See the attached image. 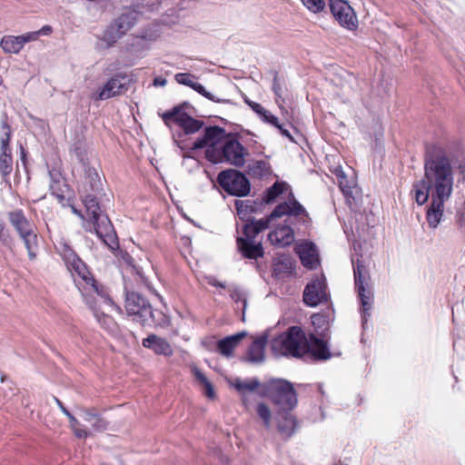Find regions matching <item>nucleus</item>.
Here are the masks:
<instances>
[{
  "instance_id": "13",
  "label": "nucleus",
  "mask_w": 465,
  "mask_h": 465,
  "mask_svg": "<svg viewBox=\"0 0 465 465\" xmlns=\"http://www.w3.org/2000/svg\"><path fill=\"white\" fill-rule=\"evenodd\" d=\"M325 278L317 277L309 282L303 291V302L310 307H316L320 303L327 302L329 300Z\"/></svg>"
},
{
  "instance_id": "26",
  "label": "nucleus",
  "mask_w": 465,
  "mask_h": 465,
  "mask_svg": "<svg viewBox=\"0 0 465 465\" xmlns=\"http://www.w3.org/2000/svg\"><path fill=\"white\" fill-rule=\"evenodd\" d=\"M172 123L177 124L185 134H193L198 132L203 125V122L193 118L188 114L179 115L177 118L172 119Z\"/></svg>"
},
{
  "instance_id": "37",
  "label": "nucleus",
  "mask_w": 465,
  "mask_h": 465,
  "mask_svg": "<svg viewBox=\"0 0 465 465\" xmlns=\"http://www.w3.org/2000/svg\"><path fill=\"white\" fill-rule=\"evenodd\" d=\"M125 262L132 266L133 268V271L135 273V280L138 283H141L143 285H144L149 291L153 292V286L150 282V281L148 280V278L144 275L143 270L137 266H135L134 264V259L133 257H131L130 255H127V257L125 258Z\"/></svg>"
},
{
  "instance_id": "18",
  "label": "nucleus",
  "mask_w": 465,
  "mask_h": 465,
  "mask_svg": "<svg viewBox=\"0 0 465 465\" xmlns=\"http://www.w3.org/2000/svg\"><path fill=\"white\" fill-rule=\"evenodd\" d=\"M307 346L306 355L309 354L314 361H327L332 356L327 341L314 334L307 338Z\"/></svg>"
},
{
  "instance_id": "23",
  "label": "nucleus",
  "mask_w": 465,
  "mask_h": 465,
  "mask_svg": "<svg viewBox=\"0 0 465 465\" xmlns=\"http://www.w3.org/2000/svg\"><path fill=\"white\" fill-rule=\"evenodd\" d=\"M8 221L18 235L35 229V225L25 216L22 209H16L7 213Z\"/></svg>"
},
{
  "instance_id": "6",
  "label": "nucleus",
  "mask_w": 465,
  "mask_h": 465,
  "mask_svg": "<svg viewBox=\"0 0 465 465\" xmlns=\"http://www.w3.org/2000/svg\"><path fill=\"white\" fill-rule=\"evenodd\" d=\"M64 260L71 273L73 275H78L84 282L86 287L89 288V292H94L103 300L104 303H113V300L109 297L104 286L98 283V282L92 276L86 264L76 255V253L74 252L65 253Z\"/></svg>"
},
{
  "instance_id": "62",
  "label": "nucleus",
  "mask_w": 465,
  "mask_h": 465,
  "mask_svg": "<svg viewBox=\"0 0 465 465\" xmlns=\"http://www.w3.org/2000/svg\"><path fill=\"white\" fill-rule=\"evenodd\" d=\"M339 355H341V352H334L333 353V356H339Z\"/></svg>"
},
{
  "instance_id": "8",
  "label": "nucleus",
  "mask_w": 465,
  "mask_h": 465,
  "mask_svg": "<svg viewBox=\"0 0 465 465\" xmlns=\"http://www.w3.org/2000/svg\"><path fill=\"white\" fill-rule=\"evenodd\" d=\"M229 134L224 128L217 125L205 127L203 135L195 140L192 150L205 148V158L212 162L215 159V154L218 155V149Z\"/></svg>"
},
{
  "instance_id": "52",
  "label": "nucleus",
  "mask_w": 465,
  "mask_h": 465,
  "mask_svg": "<svg viewBox=\"0 0 465 465\" xmlns=\"http://www.w3.org/2000/svg\"><path fill=\"white\" fill-rule=\"evenodd\" d=\"M74 430V435L79 439H85L88 437L89 432L86 430L75 427Z\"/></svg>"
},
{
  "instance_id": "31",
  "label": "nucleus",
  "mask_w": 465,
  "mask_h": 465,
  "mask_svg": "<svg viewBox=\"0 0 465 465\" xmlns=\"http://www.w3.org/2000/svg\"><path fill=\"white\" fill-rule=\"evenodd\" d=\"M287 186L288 184L285 182H275L264 192L261 199L262 204L273 203L279 195L284 193Z\"/></svg>"
},
{
  "instance_id": "61",
  "label": "nucleus",
  "mask_w": 465,
  "mask_h": 465,
  "mask_svg": "<svg viewBox=\"0 0 465 465\" xmlns=\"http://www.w3.org/2000/svg\"><path fill=\"white\" fill-rule=\"evenodd\" d=\"M21 159H22V161H24V162H25V150H24L23 148H22V152H21Z\"/></svg>"
},
{
  "instance_id": "43",
  "label": "nucleus",
  "mask_w": 465,
  "mask_h": 465,
  "mask_svg": "<svg viewBox=\"0 0 465 465\" xmlns=\"http://www.w3.org/2000/svg\"><path fill=\"white\" fill-rule=\"evenodd\" d=\"M302 4L312 12L319 13L323 10L325 2L323 0H302Z\"/></svg>"
},
{
  "instance_id": "21",
  "label": "nucleus",
  "mask_w": 465,
  "mask_h": 465,
  "mask_svg": "<svg viewBox=\"0 0 465 465\" xmlns=\"http://www.w3.org/2000/svg\"><path fill=\"white\" fill-rule=\"evenodd\" d=\"M144 348L152 350L155 354L172 356L173 350L169 341L156 334H150L142 342Z\"/></svg>"
},
{
  "instance_id": "36",
  "label": "nucleus",
  "mask_w": 465,
  "mask_h": 465,
  "mask_svg": "<svg viewBox=\"0 0 465 465\" xmlns=\"http://www.w3.org/2000/svg\"><path fill=\"white\" fill-rule=\"evenodd\" d=\"M7 148L5 152L0 153V174L3 179H6L13 171V156L12 153H6Z\"/></svg>"
},
{
  "instance_id": "46",
  "label": "nucleus",
  "mask_w": 465,
  "mask_h": 465,
  "mask_svg": "<svg viewBox=\"0 0 465 465\" xmlns=\"http://www.w3.org/2000/svg\"><path fill=\"white\" fill-rule=\"evenodd\" d=\"M272 91L277 97L276 102L279 103V99L282 98V86L277 73H275L273 77Z\"/></svg>"
},
{
  "instance_id": "9",
  "label": "nucleus",
  "mask_w": 465,
  "mask_h": 465,
  "mask_svg": "<svg viewBox=\"0 0 465 465\" xmlns=\"http://www.w3.org/2000/svg\"><path fill=\"white\" fill-rule=\"evenodd\" d=\"M218 155L211 163H228L236 167H242L245 163V155L248 154L246 148L230 134L222 146L218 149Z\"/></svg>"
},
{
  "instance_id": "38",
  "label": "nucleus",
  "mask_w": 465,
  "mask_h": 465,
  "mask_svg": "<svg viewBox=\"0 0 465 465\" xmlns=\"http://www.w3.org/2000/svg\"><path fill=\"white\" fill-rule=\"evenodd\" d=\"M293 269L292 261L289 257L280 258L274 266V273L280 275L282 273H291Z\"/></svg>"
},
{
  "instance_id": "29",
  "label": "nucleus",
  "mask_w": 465,
  "mask_h": 465,
  "mask_svg": "<svg viewBox=\"0 0 465 465\" xmlns=\"http://www.w3.org/2000/svg\"><path fill=\"white\" fill-rule=\"evenodd\" d=\"M81 413L83 419L92 426L94 430L104 431L107 429L108 422L100 417L94 410L83 409Z\"/></svg>"
},
{
  "instance_id": "22",
  "label": "nucleus",
  "mask_w": 465,
  "mask_h": 465,
  "mask_svg": "<svg viewBox=\"0 0 465 465\" xmlns=\"http://www.w3.org/2000/svg\"><path fill=\"white\" fill-rule=\"evenodd\" d=\"M234 204L240 219L245 223L255 220L251 215L260 212L263 205L261 200H236Z\"/></svg>"
},
{
  "instance_id": "11",
  "label": "nucleus",
  "mask_w": 465,
  "mask_h": 465,
  "mask_svg": "<svg viewBox=\"0 0 465 465\" xmlns=\"http://www.w3.org/2000/svg\"><path fill=\"white\" fill-rule=\"evenodd\" d=\"M355 288L362 307V323L367 322V316H370V310L373 302L371 292L369 288V275L362 264L358 263L354 267Z\"/></svg>"
},
{
  "instance_id": "59",
  "label": "nucleus",
  "mask_w": 465,
  "mask_h": 465,
  "mask_svg": "<svg viewBox=\"0 0 465 465\" xmlns=\"http://www.w3.org/2000/svg\"><path fill=\"white\" fill-rule=\"evenodd\" d=\"M71 209H72L73 213H74L75 215H77L81 219L84 218L83 213L80 210H78L76 207L72 206Z\"/></svg>"
},
{
  "instance_id": "48",
  "label": "nucleus",
  "mask_w": 465,
  "mask_h": 465,
  "mask_svg": "<svg viewBox=\"0 0 465 465\" xmlns=\"http://www.w3.org/2000/svg\"><path fill=\"white\" fill-rule=\"evenodd\" d=\"M17 37H18L20 45L23 48L26 43L35 41L39 37V33H37L36 31L28 32L25 35H18Z\"/></svg>"
},
{
  "instance_id": "47",
  "label": "nucleus",
  "mask_w": 465,
  "mask_h": 465,
  "mask_svg": "<svg viewBox=\"0 0 465 465\" xmlns=\"http://www.w3.org/2000/svg\"><path fill=\"white\" fill-rule=\"evenodd\" d=\"M17 37H18L20 45L23 48L26 43L35 41L39 37V33H37L36 31L28 32L25 35H18Z\"/></svg>"
},
{
  "instance_id": "56",
  "label": "nucleus",
  "mask_w": 465,
  "mask_h": 465,
  "mask_svg": "<svg viewBox=\"0 0 465 465\" xmlns=\"http://www.w3.org/2000/svg\"><path fill=\"white\" fill-rule=\"evenodd\" d=\"M209 283L211 285H213V286H215V287H220V288H223V289L225 288V284L224 283H223V282H219V281H217L215 279H213V280L209 281Z\"/></svg>"
},
{
  "instance_id": "44",
  "label": "nucleus",
  "mask_w": 465,
  "mask_h": 465,
  "mask_svg": "<svg viewBox=\"0 0 465 465\" xmlns=\"http://www.w3.org/2000/svg\"><path fill=\"white\" fill-rule=\"evenodd\" d=\"M177 83L191 87L194 83L195 76L188 73H179L174 76Z\"/></svg>"
},
{
  "instance_id": "7",
  "label": "nucleus",
  "mask_w": 465,
  "mask_h": 465,
  "mask_svg": "<svg viewBox=\"0 0 465 465\" xmlns=\"http://www.w3.org/2000/svg\"><path fill=\"white\" fill-rule=\"evenodd\" d=\"M266 392L278 410H293L297 393L293 385L283 379H272L265 384Z\"/></svg>"
},
{
  "instance_id": "58",
  "label": "nucleus",
  "mask_w": 465,
  "mask_h": 465,
  "mask_svg": "<svg viewBox=\"0 0 465 465\" xmlns=\"http://www.w3.org/2000/svg\"><path fill=\"white\" fill-rule=\"evenodd\" d=\"M166 84V80L162 77H157L153 80L154 85H164Z\"/></svg>"
},
{
  "instance_id": "60",
  "label": "nucleus",
  "mask_w": 465,
  "mask_h": 465,
  "mask_svg": "<svg viewBox=\"0 0 465 465\" xmlns=\"http://www.w3.org/2000/svg\"><path fill=\"white\" fill-rule=\"evenodd\" d=\"M243 100H244V103H245L246 104H248L250 107H251V104H252V103H254L253 101L250 100L247 96H245V97L243 98Z\"/></svg>"
},
{
  "instance_id": "42",
  "label": "nucleus",
  "mask_w": 465,
  "mask_h": 465,
  "mask_svg": "<svg viewBox=\"0 0 465 465\" xmlns=\"http://www.w3.org/2000/svg\"><path fill=\"white\" fill-rule=\"evenodd\" d=\"M230 297L235 302H242V321H244L245 310L247 307V300L244 293L240 289L233 288L230 290Z\"/></svg>"
},
{
  "instance_id": "33",
  "label": "nucleus",
  "mask_w": 465,
  "mask_h": 465,
  "mask_svg": "<svg viewBox=\"0 0 465 465\" xmlns=\"http://www.w3.org/2000/svg\"><path fill=\"white\" fill-rule=\"evenodd\" d=\"M249 174L252 177L262 178L271 174L272 170L269 163L260 160L248 166Z\"/></svg>"
},
{
  "instance_id": "10",
  "label": "nucleus",
  "mask_w": 465,
  "mask_h": 465,
  "mask_svg": "<svg viewBox=\"0 0 465 465\" xmlns=\"http://www.w3.org/2000/svg\"><path fill=\"white\" fill-rule=\"evenodd\" d=\"M217 182L231 195L244 197L251 192L249 179L244 173L234 169H227L219 173Z\"/></svg>"
},
{
  "instance_id": "19",
  "label": "nucleus",
  "mask_w": 465,
  "mask_h": 465,
  "mask_svg": "<svg viewBox=\"0 0 465 465\" xmlns=\"http://www.w3.org/2000/svg\"><path fill=\"white\" fill-rule=\"evenodd\" d=\"M127 90L126 75L118 74L104 85L98 94V99L106 100L120 95Z\"/></svg>"
},
{
  "instance_id": "32",
  "label": "nucleus",
  "mask_w": 465,
  "mask_h": 465,
  "mask_svg": "<svg viewBox=\"0 0 465 465\" xmlns=\"http://www.w3.org/2000/svg\"><path fill=\"white\" fill-rule=\"evenodd\" d=\"M0 47L6 54H18L22 50L19 39L15 35H5L0 41Z\"/></svg>"
},
{
  "instance_id": "3",
  "label": "nucleus",
  "mask_w": 465,
  "mask_h": 465,
  "mask_svg": "<svg viewBox=\"0 0 465 465\" xmlns=\"http://www.w3.org/2000/svg\"><path fill=\"white\" fill-rule=\"evenodd\" d=\"M289 215L299 218L305 225L310 223V215L306 209L290 193L288 201L275 206L270 215L260 220L250 221L242 226V236L236 239L237 248L241 254L250 260L263 257L264 250L262 241L256 238L260 232L269 228L272 221Z\"/></svg>"
},
{
  "instance_id": "50",
  "label": "nucleus",
  "mask_w": 465,
  "mask_h": 465,
  "mask_svg": "<svg viewBox=\"0 0 465 465\" xmlns=\"http://www.w3.org/2000/svg\"><path fill=\"white\" fill-rule=\"evenodd\" d=\"M251 108L253 112H255L258 115H260V117L262 116V114H265L267 113V110L265 108H263L262 106V104H258V103H252V104H251Z\"/></svg>"
},
{
  "instance_id": "41",
  "label": "nucleus",
  "mask_w": 465,
  "mask_h": 465,
  "mask_svg": "<svg viewBox=\"0 0 465 465\" xmlns=\"http://www.w3.org/2000/svg\"><path fill=\"white\" fill-rule=\"evenodd\" d=\"M191 88L193 89L198 94H202L203 96H204L205 98H207L210 101H213V102H215V103H230V100H228V99H219V98H216L213 94H211L210 92L206 91L205 87L203 84H199L197 82H194L193 84V85L191 86Z\"/></svg>"
},
{
  "instance_id": "25",
  "label": "nucleus",
  "mask_w": 465,
  "mask_h": 465,
  "mask_svg": "<svg viewBox=\"0 0 465 465\" xmlns=\"http://www.w3.org/2000/svg\"><path fill=\"white\" fill-rule=\"evenodd\" d=\"M230 383L231 386H232L242 395V401L245 406H247V398L245 393L247 391H256L261 385L257 378H252L246 381L241 380L240 378H235Z\"/></svg>"
},
{
  "instance_id": "15",
  "label": "nucleus",
  "mask_w": 465,
  "mask_h": 465,
  "mask_svg": "<svg viewBox=\"0 0 465 465\" xmlns=\"http://www.w3.org/2000/svg\"><path fill=\"white\" fill-rule=\"evenodd\" d=\"M330 10L341 26L353 29L357 25V18L351 6L344 0H330Z\"/></svg>"
},
{
  "instance_id": "12",
  "label": "nucleus",
  "mask_w": 465,
  "mask_h": 465,
  "mask_svg": "<svg viewBox=\"0 0 465 465\" xmlns=\"http://www.w3.org/2000/svg\"><path fill=\"white\" fill-rule=\"evenodd\" d=\"M136 23V14L126 12L116 18L106 29L104 40L112 45L130 30Z\"/></svg>"
},
{
  "instance_id": "39",
  "label": "nucleus",
  "mask_w": 465,
  "mask_h": 465,
  "mask_svg": "<svg viewBox=\"0 0 465 465\" xmlns=\"http://www.w3.org/2000/svg\"><path fill=\"white\" fill-rule=\"evenodd\" d=\"M194 377L204 387L205 394L209 398L214 397V390L212 383L208 381L205 375L197 368L193 369Z\"/></svg>"
},
{
  "instance_id": "53",
  "label": "nucleus",
  "mask_w": 465,
  "mask_h": 465,
  "mask_svg": "<svg viewBox=\"0 0 465 465\" xmlns=\"http://www.w3.org/2000/svg\"><path fill=\"white\" fill-rule=\"evenodd\" d=\"M65 416L69 419L72 429H74L79 425L77 419L69 411H65Z\"/></svg>"
},
{
  "instance_id": "63",
  "label": "nucleus",
  "mask_w": 465,
  "mask_h": 465,
  "mask_svg": "<svg viewBox=\"0 0 465 465\" xmlns=\"http://www.w3.org/2000/svg\"><path fill=\"white\" fill-rule=\"evenodd\" d=\"M5 381V376H2L1 377V382H4Z\"/></svg>"
},
{
  "instance_id": "2",
  "label": "nucleus",
  "mask_w": 465,
  "mask_h": 465,
  "mask_svg": "<svg viewBox=\"0 0 465 465\" xmlns=\"http://www.w3.org/2000/svg\"><path fill=\"white\" fill-rule=\"evenodd\" d=\"M84 170V181L79 190L82 203L89 216V221L94 226L96 235L111 250L119 247L118 237L111 220L105 213L104 204L101 203L103 193V183L97 170L86 166Z\"/></svg>"
},
{
  "instance_id": "49",
  "label": "nucleus",
  "mask_w": 465,
  "mask_h": 465,
  "mask_svg": "<svg viewBox=\"0 0 465 465\" xmlns=\"http://www.w3.org/2000/svg\"><path fill=\"white\" fill-rule=\"evenodd\" d=\"M263 122L270 124L273 126H278L279 121L278 118L272 114L270 111L267 110V113L265 114H262L261 117Z\"/></svg>"
},
{
  "instance_id": "20",
  "label": "nucleus",
  "mask_w": 465,
  "mask_h": 465,
  "mask_svg": "<svg viewBox=\"0 0 465 465\" xmlns=\"http://www.w3.org/2000/svg\"><path fill=\"white\" fill-rule=\"evenodd\" d=\"M268 334L263 333L256 338L249 346L244 361L250 363H262L265 359V347Z\"/></svg>"
},
{
  "instance_id": "30",
  "label": "nucleus",
  "mask_w": 465,
  "mask_h": 465,
  "mask_svg": "<svg viewBox=\"0 0 465 465\" xmlns=\"http://www.w3.org/2000/svg\"><path fill=\"white\" fill-rule=\"evenodd\" d=\"M444 203L431 199L430 207L427 212V221L430 227L435 229L440 223L444 212Z\"/></svg>"
},
{
  "instance_id": "14",
  "label": "nucleus",
  "mask_w": 465,
  "mask_h": 465,
  "mask_svg": "<svg viewBox=\"0 0 465 465\" xmlns=\"http://www.w3.org/2000/svg\"><path fill=\"white\" fill-rule=\"evenodd\" d=\"M288 216V219L285 221V224L280 225L276 227L273 231L270 232L268 234V240L270 242L275 246L284 247L291 245L294 241V231L291 226L292 222V218L297 220L300 224H302L305 228L310 226L312 220L310 219V223L305 225L299 218H295L294 216Z\"/></svg>"
},
{
  "instance_id": "51",
  "label": "nucleus",
  "mask_w": 465,
  "mask_h": 465,
  "mask_svg": "<svg viewBox=\"0 0 465 465\" xmlns=\"http://www.w3.org/2000/svg\"><path fill=\"white\" fill-rule=\"evenodd\" d=\"M10 141V134H5V138H2L1 140V152H5V149L7 148L6 153H12L11 148L9 147Z\"/></svg>"
},
{
  "instance_id": "57",
  "label": "nucleus",
  "mask_w": 465,
  "mask_h": 465,
  "mask_svg": "<svg viewBox=\"0 0 465 465\" xmlns=\"http://www.w3.org/2000/svg\"><path fill=\"white\" fill-rule=\"evenodd\" d=\"M54 401L56 402V404L58 405V407L60 408V410L62 411V412L65 415V411H68L64 405L63 404V402L56 397H54Z\"/></svg>"
},
{
  "instance_id": "5",
  "label": "nucleus",
  "mask_w": 465,
  "mask_h": 465,
  "mask_svg": "<svg viewBox=\"0 0 465 465\" xmlns=\"http://www.w3.org/2000/svg\"><path fill=\"white\" fill-rule=\"evenodd\" d=\"M275 354L302 358L306 355L307 337L299 326H292L271 341Z\"/></svg>"
},
{
  "instance_id": "27",
  "label": "nucleus",
  "mask_w": 465,
  "mask_h": 465,
  "mask_svg": "<svg viewBox=\"0 0 465 465\" xmlns=\"http://www.w3.org/2000/svg\"><path fill=\"white\" fill-rule=\"evenodd\" d=\"M299 255L302 265L310 270L315 269L319 264L317 250L312 242L302 246Z\"/></svg>"
},
{
  "instance_id": "54",
  "label": "nucleus",
  "mask_w": 465,
  "mask_h": 465,
  "mask_svg": "<svg viewBox=\"0 0 465 465\" xmlns=\"http://www.w3.org/2000/svg\"><path fill=\"white\" fill-rule=\"evenodd\" d=\"M275 127L279 129L280 133H281L283 136H285V137H287V138H289V139L292 140V135H291L290 132H289L287 129H285V128L283 127V125H282V124H281L279 123V124H278V126H275Z\"/></svg>"
},
{
  "instance_id": "28",
  "label": "nucleus",
  "mask_w": 465,
  "mask_h": 465,
  "mask_svg": "<svg viewBox=\"0 0 465 465\" xmlns=\"http://www.w3.org/2000/svg\"><path fill=\"white\" fill-rule=\"evenodd\" d=\"M27 251L28 257L31 261L35 260L38 250V235L36 228L19 235Z\"/></svg>"
},
{
  "instance_id": "4",
  "label": "nucleus",
  "mask_w": 465,
  "mask_h": 465,
  "mask_svg": "<svg viewBox=\"0 0 465 465\" xmlns=\"http://www.w3.org/2000/svg\"><path fill=\"white\" fill-rule=\"evenodd\" d=\"M124 307L127 315L142 326L165 327L170 324L168 316L153 309L150 302L138 292L126 291Z\"/></svg>"
},
{
  "instance_id": "34",
  "label": "nucleus",
  "mask_w": 465,
  "mask_h": 465,
  "mask_svg": "<svg viewBox=\"0 0 465 465\" xmlns=\"http://www.w3.org/2000/svg\"><path fill=\"white\" fill-rule=\"evenodd\" d=\"M70 152L83 164L84 168L89 166L86 145L84 141L77 140L74 142L71 146Z\"/></svg>"
},
{
  "instance_id": "45",
  "label": "nucleus",
  "mask_w": 465,
  "mask_h": 465,
  "mask_svg": "<svg viewBox=\"0 0 465 465\" xmlns=\"http://www.w3.org/2000/svg\"><path fill=\"white\" fill-rule=\"evenodd\" d=\"M59 186V182L53 181V183L50 184V191L51 193L57 199V201L63 204L65 200V197L63 192L60 190Z\"/></svg>"
},
{
  "instance_id": "17",
  "label": "nucleus",
  "mask_w": 465,
  "mask_h": 465,
  "mask_svg": "<svg viewBox=\"0 0 465 465\" xmlns=\"http://www.w3.org/2000/svg\"><path fill=\"white\" fill-rule=\"evenodd\" d=\"M85 301L89 308L93 311L94 317L101 324V326L108 331H113L115 327V322L110 315L104 312L102 310V305L114 306V303L113 302L111 304H105L103 302V300L100 297L97 296V298H93L88 294L85 296Z\"/></svg>"
},
{
  "instance_id": "35",
  "label": "nucleus",
  "mask_w": 465,
  "mask_h": 465,
  "mask_svg": "<svg viewBox=\"0 0 465 465\" xmlns=\"http://www.w3.org/2000/svg\"><path fill=\"white\" fill-rule=\"evenodd\" d=\"M190 104L188 102H183L174 107H173L171 110L166 111L161 114V118L163 119V123L170 126L172 123V119L177 118L179 115L187 114L184 112L185 109L189 108Z\"/></svg>"
},
{
  "instance_id": "55",
  "label": "nucleus",
  "mask_w": 465,
  "mask_h": 465,
  "mask_svg": "<svg viewBox=\"0 0 465 465\" xmlns=\"http://www.w3.org/2000/svg\"><path fill=\"white\" fill-rule=\"evenodd\" d=\"M53 29L50 25H44L40 30L36 31L39 35H48L52 33Z\"/></svg>"
},
{
  "instance_id": "40",
  "label": "nucleus",
  "mask_w": 465,
  "mask_h": 465,
  "mask_svg": "<svg viewBox=\"0 0 465 465\" xmlns=\"http://www.w3.org/2000/svg\"><path fill=\"white\" fill-rule=\"evenodd\" d=\"M257 415L260 417V419L262 420L263 425L266 429H270L271 427V420H272V412L269 407L263 403L260 402L257 405L256 408Z\"/></svg>"
},
{
  "instance_id": "1",
  "label": "nucleus",
  "mask_w": 465,
  "mask_h": 465,
  "mask_svg": "<svg viewBox=\"0 0 465 465\" xmlns=\"http://www.w3.org/2000/svg\"><path fill=\"white\" fill-rule=\"evenodd\" d=\"M454 172L450 159L440 147L427 151L424 175L413 184L415 201L424 204L429 197L437 202H447L453 192Z\"/></svg>"
},
{
  "instance_id": "16",
  "label": "nucleus",
  "mask_w": 465,
  "mask_h": 465,
  "mask_svg": "<svg viewBox=\"0 0 465 465\" xmlns=\"http://www.w3.org/2000/svg\"><path fill=\"white\" fill-rule=\"evenodd\" d=\"M291 411L292 410H277L275 416L278 432L284 440H289L298 428L297 420L291 413Z\"/></svg>"
},
{
  "instance_id": "24",
  "label": "nucleus",
  "mask_w": 465,
  "mask_h": 465,
  "mask_svg": "<svg viewBox=\"0 0 465 465\" xmlns=\"http://www.w3.org/2000/svg\"><path fill=\"white\" fill-rule=\"evenodd\" d=\"M247 331H242L218 341L217 349L219 352L225 357H231L233 350L239 345L240 341L247 336Z\"/></svg>"
}]
</instances>
